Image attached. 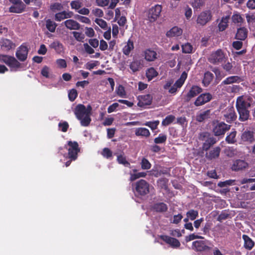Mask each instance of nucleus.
Here are the masks:
<instances>
[{
	"instance_id": "nucleus-1",
	"label": "nucleus",
	"mask_w": 255,
	"mask_h": 255,
	"mask_svg": "<svg viewBox=\"0 0 255 255\" xmlns=\"http://www.w3.org/2000/svg\"><path fill=\"white\" fill-rule=\"evenodd\" d=\"M92 108L89 105L87 108L82 104L78 105L75 110L74 114L76 118L80 121L81 125L83 127H87L90 124L91 119Z\"/></svg>"
},
{
	"instance_id": "nucleus-2",
	"label": "nucleus",
	"mask_w": 255,
	"mask_h": 255,
	"mask_svg": "<svg viewBox=\"0 0 255 255\" xmlns=\"http://www.w3.org/2000/svg\"><path fill=\"white\" fill-rule=\"evenodd\" d=\"M187 77V73L184 71L180 77L173 84V80L171 79L166 82L163 88L165 90H168L171 94L175 93L178 88H181L185 82Z\"/></svg>"
},
{
	"instance_id": "nucleus-3",
	"label": "nucleus",
	"mask_w": 255,
	"mask_h": 255,
	"mask_svg": "<svg viewBox=\"0 0 255 255\" xmlns=\"http://www.w3.org/2000/svg\"><path fill=\"white\" fill-rule=\"evenodd\" d=\"M67 149L68 150V155L64 154L63 157L66 159H69L65 163L66 167L68 166L71 161L75 160L77 159V154L80 151L78 144L76 141H69L68 142Z\"/></svg>"
},
{
	"instance_id": "nucleus-4",
	"label": "nucleus",
	"mask_w": 255,
	"mask_h": 255,
	"mask_svg": "<svg viewBox=\"0 0 255 255\" xmlns=\"http://www.w3.org/2000/svg\"><path fill=\"white\" fill-rule=\"evenodd\" d=\"M0 60L8 65L11 71H17L24 69V65L20 63L14 57L0 55Z\"/></svg>"
},
{
	"instance_id": "nucleus-5",
	"label": "nucleus",
	"mask_w": 255,
	"mask_h": 255,
	"mask_svg": "<svg viewBox=\"0 0 255 255\" xmlns=\"http://www.w3.org/2000/svg\"><path fill=\"white\" fill-rule=\"evenodd\" d=\"M6 2H9L11 6L8 9V11L11 13H21L25 11L26 5L21 0H4Z\"/></svg>"
},
{
	"instance_id": "nucleus-6",
	"label": "nucleus",
	"mask_w": 255,
	"mask_h": 255,
	"mask_svg": "<svg viewBox=\"0 0 255 255\" xmlns=\"http://www.w3.org/2000/svg\"><path fill=\"white\" fill-rule=\"evenodd\" d=\"M227 59V56L221 49L213 52L208 58L209 61L214 64H221L226 62Z\"/></svg>"
},
{
	"instance_id": "nucleus-7",
	"label": "nucleus",
	"mask_w": 255,
	"mask_h": 255,
	"mask_svg": "<svg viewBox=\"0 0 255 255\" xmlns=\"http://www.w3.org/2000/svg\"><path fill=\"white\" fill-rule=\"evenodd\" d=\"M149 192V185L144 180L141 179L135 184L134 192L140 195H144Z\"/></svg>"
},
{
	"instance_id": "nucleus-8",
	"label": "nucleus",
	"mask_w": 255,
	"mask_h": 255,
	"mask_svg": "<svg viewBox=\"0 0 255 255\" xmlns=\"http://www.w3.org/2000/svg\"><path fill=\"white\" fill-rule=\"evenodd\" d=\"M252 98L248 95H243L239 97L236 101L237 109H249L252 103Z\"/></svg>"
},
{
	"instance_id": "nucleus-9",
	"label": "nucleus",
	"mask_w": 255,
	"mask_h": 255,
	"mask_svg": "<svg viewBox=\"0 0 255 255\" xmlns=\"http://www.w3.org/2000/svg\"><path fill=\"white\" fill-rule=\"evenodd\" d=\"M212 18L211 11L209 9L205 10L199 14L196 19V22L199 25L204 26L211 20Z\"/></svg>"
},
{
	"instance_id": "nucleus-10",
	"label": "nucleus",
	"mask_w": 255,
	"mask_h": 255,
	"mask_svg": "<svg viewBox=\"0 0 255 255\" xmlns=\"http://www.w3.org/2000/svg\"><path fill=\"white\" fill-rule=\"evenodd\" d=\"M231 126L224 122H217L214 124L213 131L216 136L224 135L230 128Z\"/></svg>"
},
{
	"instance_id": "nucleus-11",
	"label": "nucleus",
	"mask_w": 255,
	"mask_h": 255,
	"mask_svg": "<svg viewBox=\"0 0 255 255\" xmlns=\"http://www.w3.org/2000/svg\"><path fill=\"white\" fill-rule=\"evenodd\" d=\"M28 47L25 43H23L18 47L16 51L15 56L20 61H24L27 58Z\"/></svg>"
},
{
	"instance_id": "nucleus-12",
	"label": "nucleus",
	"mask_w": 255,
	"mask_h": 255,
	"mask_svg": "<svg viewBox=\"0 0 255 255\" xmlns=\"http://www.w3.org/2000/svg\"><path fill=\"white\" fill-rule=\"evenodd\" d=\"M162 7L160 5L157 4L149 9L148 12L147 18L150 22L155 21L159 16Z\"/></svg>"
},
{
	"instance_id": "nucleus-13",
	"label": "nucleus",
	"mask_w": 255,
	"mask_h": 255,
	"mask_svg": "<svg viewBox=\"0 0 255 255\" xmlns=\"http://www.w3.org/2000/svg\"><path fill=\"white\" fill-rule=\"evenodd\" d=\"M224 120L228 123H231L237 118V115L233 107L229 106L223 112Z\"/></svg>"
},
{
	"instance_id": "nucleus-14",
	"label": "nucleus",
	"mask_w": 255,
	"mask_h": 255,
	"mask_svg": "<svg viewBox=\"0 0 255 255\" xmlns=\"http://www.w3.org/2000/svg\"><path fill=\"white\" fill-rule=\"evenodd\" d=\"M212 99V96L209 93H206L199 96L194 102L196 106H200L208 103Z\"/></svg>"
},
{
	"instance_id": "nucleus-15",
	"label": "nucleus",
	"mask_w": 255,
	"mask_h": 255,
	"mask_svg": "<svg viewBox=\"0 0 255 255\" xmlns=\"http://www.w3.org/2000/svg\"><path fill=\"white\" fill-rule=\"evenodd\" d=\"M241 139L242 141L248 143H252L255 141L254 132L252 130H246L244 131L241 135Z\"/></svg>"
},
{
	"instance_id": "nucleus-16",
	"label": "nucleus",
	"mask_w": 255,
	"mask_h": 255,
	"mask_svg": "<svg viewBox=\"0 0 255 255\" xmlns=\"http://www.w3.org/2000/svg\"><path fill=\"white\" fill-rule=\"evenodd\" d=\"M0 46L4 51H9L14 49L16 45L11 40L7 38H2L0 40Z\"/></svg>"
},
{
	"instance_id": "nucleus-17",
	"label": "nucleus",
	"mask_w": 255,
	"mask_h": 255,
	"mask_svg": "<svg viewBox=\"0 0 255 255\" xmlns=\"http://www.w3.org/2000/svg\"><path fill=\"white\" fill-rule=\"evenodd\" d=\"M143 56L146 61H153L157 59V53L152 49H146L143 52Z\"/></svg>"
},
{
	"instance_id": "nucleus-18",
	"label": "nucleus",
	"mask_w": 255,
	"mask_h": 255,
	"mask_svg": "<svg viewBox=\"0 0 255 255\" xmlns=\"http://www.w3.org/2000/svg\"><path fill=\"white\" fill-rule=\"evenodd\" d=\"M160 238L173 248H178L180 245L179 241L176 239L165 235L161 236Z\"/></svg>"
},
{
	"instance_id": "nucleus-19",
	"label": "nucleus",
	"mask_w": 255,
	"mask_h": 255,
	"mask_svg": "<svg viewBox=\"0 0 255 255\" xmlns=\"http://www.w3.org/2000/svg\"><path fill=\"white\" fill-rule=\"evenodd\" d=\"M248 164L244 160H237L235 161L232 165V169L235 171L242 170L246 168Z\"/></svg>"
},
{
	"instance_id": "nucleus-20",
	"label": "nucleus",
	"mask_w": 255,
	"mask_h": 255,
	"mask_svg": "<svg viewBox=\"0 0 255 255\" xmlns=\"http://www.w3.org/2000/svg\"><path fill=\"white\" fill-rule=\"evenodd\" d=\"M73 13L72 12L64 10L56 13L55 15V20L57 21H61L63 19L71 18L73 17Z\"/></svg>"
},
{
	"instance_id": "nucleus-21",
	"label": "nucleus",
	"mask_w": 255,
	"mask_h": 255,
	"mask_svg": "<svg viewBox=\"0 0 255 255\" xmlns=\"http://www.w3.org/2000/svg\"><path fill=\"white\" fill-rule=\"evenodd\" d=\"M139 101L137 105L139 107H143L145 106L149 105L152 101V97L150 95H145L140 96L138 97Z\"/></svg>"
},
{
	"instance_id": "nucleus-22",
	"label": "nucleus",
	"mask_w": 255,
	"mask_h": 255,
	"mask_svg": "<svg viewBox=\"0 0 255 255\" xmlns=\"http://www.w3.org/2000/svg\"><path fill=\"white\" fill-rule=\"evenodd\" d=\"M193 248L197 251H205L210 249L209 247L206 245L203 241H196L192 243Z\"/></svg>"
},
{
	"instance_id": "nucleus-23",
	"label": "nucleus",
	"mask_w": 255,
	"mask_h": 255,
	"mask_svg": "<svg viewBox=\"0 0 255 255\" xmlns=\"http://www.w3.org/2000/svg\"><path fill=\"white\" fill-rule=\"evenodd\" d=\"M151 209L153 211L156 212H164L167 211L168 207L166 204L163 202H158L154 204Z\"/></svg>"
},
{
	"instance_id": "nucleus-24",
	"label": "nucleus",
	"mask_w": 255,
	"mask_h": 255,
	"mask_svg": "<svg viewBox=\"0 0 255 255\" xmlns=\"http://www.w3.org/2000/svg\"><path fill=\"white\" fill-rule=\"evenodd\" d=\"M182 29L177 26H174L168 31L166 35L168 37H178L182 35Z\"/></svg>"
},
{
	"instance_id": "nucleus-25",
	"label": "nucleus",
	"mask_w": 255,
	"mask_h": 255,
	"mask_svg": "<svg viewBox=\"0 0 255 255\" xmlns=\"http://www.w3.org/2000/svg\"><path fill=\"white\" fill-rule=\"evenodd\" d=\"M65 26L70 30H78L80 28V24L73 19H68L64 21Z\"/></svg>"
},
{
	"instance_id": "nucleus-26",
	"label": "nucleus",
	"mask_w": 255,
	"mask_h": 255,
	"mask_svg": "<svg viewBox=\"0 0 255 255\" xmlns=\"http://www.w3.org/2000/svg\"><path fill=\"white\" fill-rule=\"evenodd\" d=\"M239 114V120L245 122L248 120L250 112L248 109H237Z\"/></svg>"
},
{
	"instance_id": "nucleus-27",
	"label": "nucleus",
	"mask_w": 255,
	"mask_h": 255,
	"mask_svg": "<svg viewBox=\"0 0 255 255\" xmlns=\"http://www.w3.org/2000/svg\"><path fill=\"white\" fill-rule=\"evenodd\" d=\"M220 150L219 147H216L206 153V157L210 159L216 158L219 156Z\"/></svg>"
},
{
	"instance_id": "nucleus-28",
	"label": "nucleus",
	"mask_w": 255,
	"mask_h": 255,
	"mask_svg": "<svg viewBox=\"0 0 255 255\" xmlns=\"http://www.w3.org/2000/svg\"><path fill=\"white\" fill-rule=\"evenodd\" d=\"M202 89L198 86H193L187 93L188 98H191L201 93Z\"/></svg>"
},
{
	"instance_id": "nucleus-29",
	"label": "nucleus",
	"mask_w": 255,
	"mask_h": 255,
	"mask_svg": "<svg viewBox=\"0 0 255 255\" xmlns=\"http://www.w3.org/2000/svg\"><path fill=\"white\" fill-rule=\"evenodd\" d=\"M129 67L133 72L139 70L142 67V60L134 59L130 63Z\"/></svg>"
},
{
	"instance_id": "nucleus-30",
	"label": "nucleus",
	"mask_w": 255,
	"mask_h": 255,
	"mask_svg": "<svg viewBox=\"0 0 255 255\" xmlns=\"http://www.w3.org/2000/svg\"><path fill=\"white\" fill-rule=\"evenodd\" d=\"M230 19V15L223 16L218 24V27L220 31H224L228 25V22Z\"/></svg>"
},
{
	"instance_id": "nucleus-31",
	"label": "nucleus",
	"mask_w": 255,
	"mask_h": 255,
	"mask_svg": "<svg viewBox=\"0 0 255 255\" xmlns=\"http://www.w3.org/2000/svg\"><path fill=\"white\" fill-rule=\"evenodd\" d=\"M133 43L130 39L126 43L123 48V52L126 55H128L133 49Z\"/></svg>"
},
{
	"instance_id": "nucleus-32",
	"label": "nucleus",
	"mask_w": 255,
	"mask_h": 255,
	"mask_svg": "<svg viewBox=\"0 0 255 255\" xmlns=\"http://www.w3.org/2000/svg\"><path fill=\"white\" fill-rule=\"evenodd\" d=\"M240 81V78L237 76H232L227 78L222 82V85L232 84L238 83Z\"/></svg>"
},
{
	"instance_id": "nucleus-33",
	"label": "nucleus",
	"mask_w": 255,
	"mask_h": 255,
	"mask_svg": "<svg viewBox=\"0 0 255 255\" xmlns=\"http://www.w3.org/2000/svg\"><path fill=\"white\" fill-rule=\"evenodd\" d=\"M243 239L244 241L245 248L248 250H251L255 245L254 242L249 236L246 235L243 236Z\"/></svg>"
},
{
	"instance_id": "nucleus-34",
	"label": "nucleus",
	"mask_w": 255,
	"mask_h": 255,
	"mask_svg": "<svg viewBox=\"0 0 255 255\" xmlns=\"http://www.w3.org/2000/svg\"><path fill=\"white\" fill-rule=\"evenodd\" d=\"M181 47L182 52L186 54L192 53L195 50L192 45L188 42L182 44Z\"/></svg>"
},
{
	"instance_id": "nucleus-35",
	"label": "nucleus",
	"mask_w": 255,
	"mask_h": 255,
	"mask_svg": "<svg viewBox=\"0 0 255 255\" xmlns=\"http://www.w3.org/2000/svg\"><path fill=\"white\" fill-rule=\"evenodd\" d=\"M248 31L245 28H240L238 29L236 34V38L241 40H243L247 37Z\"/></svg>"
},
{
	"instance_id": "nucleus-36",
	"label": "nucleus",
	"mask_w": 255,
	"mask_h": 255,
	"mask_svg": "<svg viewBox=\"0 0 255 255\" xmlns=\"http://www.w3.org/2000/svg\"><path fill=\"white\" fill-rule=\"evenodd\" d=\"M216 142V139L213 136L208 137L205 140L203 145L204 150H207L211 145H213Z\"/></svg>"
},
{
	"instance_id": "nucleus-37",
	"label": "nucleus",
	"mask_w": 255,
	"mask_h": 255,
	"mask_svg": "<svg viewBox=\"0 0 255 255\" xmlns=\"http://www.w3.org/2000/svg\"><path fill=\"white\" fill-rule=\"evenodd\" d=\"M51 48L54 49L58 53H61L63 51V46L59 41L56 40L50 45Z\"/></svg>"
},
{
	"instance_id": "nucleus-38",
	"label": "nucleus",
	"mask_w": 255,
	"mask_h": 255,
	"mask_svg": "<svg viewBox=\"0 0 255 255\" xmlns=\"http://www.w3.org/2000/svg\"><path fill=\"white\" fill-rule=\"evenodd\" d=\"M135 134L137 136L147 137L150 135L149 130L144 128H139L136 129Z\"/></svg>"
},
{
	"instance_id": "nucleus-39",
	"label": "nucleus",
	"mask_w": 255,
	"mask_h": 255,
	"mask_svg": "<svg viewBox=\"0 0 255 255\" xmlns=\"http://www.w3.org/2000/svg\"><path fill=\"white\" fill-rule=\"evenodd\" d=\"M210 113V110H207L200 113L196 116L197 121L199 122H202L205 120L208 119L209 117Z\"/></svg>"
},
{
	"instance_id": "nucleus-40",
	"label": "nucleus",
	"mask_w": 255,
	"mask_h": 255,
	"mask_svg": "<svg viewBox=\"0 0 255 255\" xmlns=\"http://www.w3.org/2000/svg\"><path fill=\"white\" fill-rule=\"evenodd\" d=\"M213 74L210 72H207L204 74V77L203 80V83L205 86L209 85L213 78Z\"/></svg>"
},
{
	"instance_id": "nucleus-41",
	"label": "nucleus",
	"mask_w": 255,
	"mask_h": 255,
	"mask_svg": "<svg viewBox=\"0 0 255 255\" xmlns=\"http://www.w3.org/2000/svg\"><path fill=\"white\" fill-rule=\"evenodd\" d=\"M57 26L56 23L50 19L46 21V27L47 29L51 32H54Z\"/></svg>"
},
{
	"instance_id": "nucleus-42",
	"label": "nucleus",
	"mask_w": 255,
	"mask_h": 255,
	"mask_svg": "<svg viewBox=\"0 0 255 255\" xmlns=\"http://www.w3.org/2000/svg\"><path fill=\"white\" fill-rule=\"evenodd\" d=\"M237 131L235 130L232 131L228 135L226 138V141L229 143H234L236 142V136Z\"/></svg>"
},
{
	"instance_id": "nucleus-43",
	"label": "nucleus",
	"mask_w": 255,
	"mask_h": 255,
	"mask_svg": "<svg viewBox=\"0 0 255 255\" xmlns=\"http://www.w3.org/2000/svg\"><path fill=\"white\" fill-rule=\"evenodd\" d=\"M149 173L150 175L156 177L160 176L162 174L164 173L161 169L158 168L157 167H154L149 171Z\"/></svg>"
},
{
	"instance_id": "nucleus-44",
	"label": "nucleus",
	"mask_w": 255,
	"mask_h": 255,
	"mask_svg": "<svg viewBox=\"0 0 255 255\" xmlns=\"http://www.w3.org/2000/svg\"><path fill=\"white\" fill-rule=\"evenodd\" d=\"M146 77L148 80H151L157 75V72L153 68H150L146 72Z\"/></svg>"
},
{
	"instance_id": "nucleus-45",
	"label": "nucleus",
	"mask_w": 255,
	"mask_h": 255,
	"mask_svg": "<svg viewBox=\"0 0 255 255\" xmlns=\"http://www.w3.org/2000/svg\"><path fill=\"white\" fill-rule=\"evenodd\" d=\"M141 168L143 170L149 169L151 167V164L149 161L145 158H143L140 162Z\"/></svg>"
},
{
	"instance_id": "nucleus-46",
	"label": "nucleus",
	"mask_w": 255,
	"mask_h": 255,
	"mask_svg": "<svg viewBox=\"0 0 255 255\" xmlns=\"http://www.w3.org/2000/svg\"><path fill=\"white\" fill-rule=\"evenodd\" d=\"M41 74L43 76L47 78L51 77V69L47 66H45L43 67L41 71Z\"/></svg>"
},
{
	"instance_id": "nucleus-47",
	"label": "nucleus",
	"mask_w": 255,
	"mask_h": 255,
	"mask_svg": "<svg viewBox=\"0 0 255 255\" xmlns=\"http://www.w3.org/2000/svg\"><path fill=\"white\" fill-rule=\"evenodd\" d=\"M198 216V212L195 210H190L186 213V216L191 221L194 220Z\"/></svg>"
},
{
	"instance_id": "nucleus-48",
	"label": "nucleus",
	"mask_w": 255,
	"mask_h": 255,
	"mask_svg": "<svg viewBox=\"0 0 255 255\" xmlns=\"http://www.w3.org/2000/svg\"><path fill=\"white\" fill-rule=\"evenodd\" d=\"M95 22L104 30H106L109 27H108L106 21L102 19L96 18L95 20Z\"/></svg>"
},
{
	"instance_id": "nucleus-49",
	"label": "nucleus",
	"mask_w": 255,
	"mask_h": 255,
	"mask_svg": "<svg viewBox=\"0 0 255 255\" xmlns=\"http://www.w3.org/2000/svg\"><path fill=\"white\" fill-rule=\"evenodd\" d=\"M175 118L173 115H169L167 116L162 122V125L167 126L172 123L175 120Z\"/></svg>"
},
{
	"instance_id": "nucleus-50",
	"label": "nucleus",
	"mask_w": 255,
	"mask_h": 255,
	"mask_svg": "<svg viewBox=\"0 0 255 255\" xmlns=\"http://www.w3.org/2000/svg\"><path fill=\"white\" fill-rule=\"evenodd\" d=\"M117 160L120 164H123L125 166L130 168V163L126 160V158L124 156L122 155H118Z\"/></svg>"
},
{
	"instance_id": "nucleus-51",
	"label": "nucleus",
	"mask_w": 255,
	"mask_h": 255,
	"mask_svg": "<svg viewBox=\"0 0 255 255\" xmlns=\"http://www.w3.org/2000/svg\"><path fill=\"white\" fill-rule=\"evenodd\" d=\"M159 124V121H154L153 122H147L144 124V125L149 127L152 130H154L156 129Z\"/></svg>"
},
{
	"instance_id": "nucleus-52",
	"label": "nucleus",
	"mask_w": 255,
	"mask_h": 255,
	"mask_svg": "<svg viewBox=\"0 0 255 255\" xmlns=\"http://www.w3.org/2000/svg\"><path fill=\"white\" fill-rule=\"evenodd\" d=\"M206 0H194L192 5L194 8H198L204 5Z\"/></svg>"
},
{
	"instance_id": "nucleus-53",
	"label": "nucleus",
	"mask_w": 255,
	"mask_h": 255,
	"mask_svg": "<svg viewBox=\"0 0 255 255\" xmlns=\"http://www.w3.org/2000/svg\"><path fill=\"white\" fill-rule=\"evenodd\" d=\"M72 34L74 38L78 41L82 42L85 38L84 35L80 32L73 31Z\"/></svg>"
},
{
	"instance_id": "nucleus-54",
	"label": "nucleus",
	"mask_w": 255,
	"mask_h": 255,
	"mask_svg": "<svg viewBox=\"0 0 255 255\" xmlns=\"http://www.w3.org/2000/svg\"><path fill=\"white\" fill-rule=\"evenodd\" d=\"M71 8L78 10L82 6V3L79 0L72 1L70 3Z\"/></svg>"
},
{
	"instance_id": "nucleus-55",
	"label": "nucleus",
	"mask_w": 255,
	"mask_h": 255,
	"mask_svg": "<svg viewBox=\"0 0 255 255\" xmlns=\"http://www.w3.org/2000/svg\"><path fill=\"white\" fill-rule=\"evenodd\" d=\"M117 94L121 97H126V92L124 87L122 85H119L118 89L116 90Z\"/></svg>"
},
{
	"instance_id": "nucleus-56",
	"label": "nucleus",
	"mask_w": 255,
	"mask_h": 255,
	"mask_svg": "<svg viewBox=\"0 0 255 255\" xmlns=\"http://www.w3.org/2000/svg\"><path fill=\"white\" fill-rule=\"evenodd\" d=\"M166 140V136L162 134H160L157 137L154 139V141L155 143L158 144L164 142Z\"/></svg>"
},
{
	"instance_id": "nucleus-57",
	"label": "nucleus",
	"mask_w": 255,
	"mask_h": 255,
	"mask_svg": "<svg viewBox=\"0 0 255 255\" xmlns=\"http://www.w3.org/2000/svg\"><path fill=\"white\" fill-rule=\"evenodd\" d=\"M76 18L80 22H81L82 23L90 24L91 22V21L88 17L84 16L77 15L76 17Z\"/></svg>"
},
{
	"instance_id": "nucleus-58",
	"label": "nucleus",
	"mask_w": 255,
	"mask_h": 255,
	"mask_svg": "<svg viewBox=\"0 0 255 255\" xmlns=\"http://www.w3.org/2000/svg\"><path fill=\"white\" fill-rule=\"evenodd\" d=\"M69 99L71 101H73L77 97V92L75 89H72L68 93Z\"/></svg>"
},
{
	"instance_id": "nucleus-59",
	"label": "nucleus",
	"mask_w": 255,
	"mask_h": 255,
	"mask_svg": "<svg viewBox=\"0 0 255 255\" xmlns=\"http://www.w3.org/2000/svg\"><path fill=\"white\" fill-rule=\"evenodd\" d=\"M232 21L235 23H241L243 21L242 16L238 13H234L232 16Z\"/></svg>"
},
{
	"instance_id": "nucleus-60",
	"label": "nucleus",
	"mask_w": 255,
	"mask_h": 255,
	"mask_svg": "<svg viewBox=\"0 0 255 255\" xmlns=\"http://www.w3.org/2000/svg\"><path fill=\"white\" fill-rule=\"evenodd\" d=\"M58 127L59 130L63 132H65L67 131L69 125L66 122H62L59 123Z\"/></svg>"
},
{
	"instance_id": "nucleus-61",
	"label": "nucleus",
	"mask_w": 255,
	"mask_h": 255,
	"mask_svg": "<svg viewBox=\"0 0 255 255\" xmlns=\"http://www.w3.org/2000/svg\"><path fill=\"white\" fill-rule=\"evenodd\" d=\"M182 218L183 217L182 215L181 214H178L177 215H174L173 217V219H171L170 222L173 224H177L181 221Z\"/></svg>"
},
{
	"instance_id": "nucleus-62",
	"label": "nucleus",
	"mask_w": 255,
	"mask_h": 255,
	"mask_svg": "<svg viewBox=\"0 0 255 255\" xmlns=\"http://www.w3.org/2000/svg\"><path fill=\"white\" fill-rule=\"evenodd\" d=\"M50 8L53 11L60 10L63 8V6L61 3L56 2L51 5Z\"/></svg>"
},
{
	"instance_id": "nucleus-63",
	"label": "nucleus",
	"mask_w": 255,
	"mask_h": 255,
	"mask_svg": "<svg viewBox=\"0 0 255 255\" xmlns=\"http://www.w3.org/2000/svg\"><path fill=\"white\" fill-rule=\"evenodd\" d=\"M92 12L94 15L99 17H102L104 15V12L103 10L99 8L93 9Z\"/></svg>"
},
{
	"instance_id": "nucleus-64",
	"label": "nucleus",
	"mask_w": 255,
	"mask_h": 255,
	"mask_svg": "<svg viewBox=\"0 0 255 255\" xmlns=\"http://www.w3.org/2000/svg\"><path fill=\"white\" fill-rule=\"evenodd\" d=\"M56 64L60 68H64L67 67V63L66 61L63 59H59L56 60Z\"/></svg>"
}]
</instances>
